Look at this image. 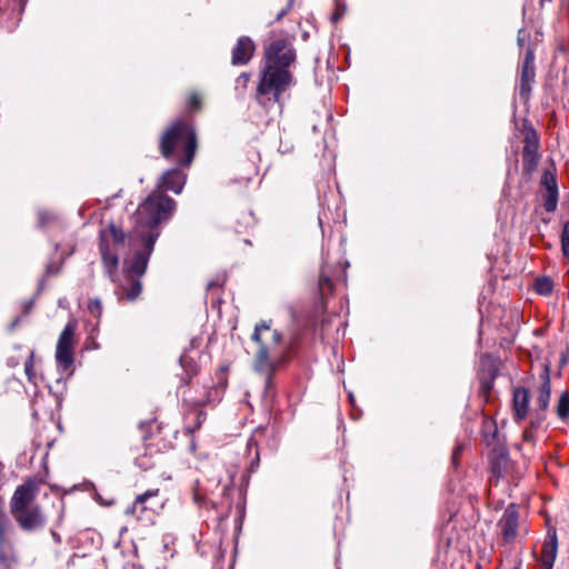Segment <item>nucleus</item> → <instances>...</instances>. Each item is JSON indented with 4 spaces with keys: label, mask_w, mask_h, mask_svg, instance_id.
<instances>
[{
    "label": "nucleus",
    "mask_w": 569,
    "mask_h": 569,
    "mask_svg": "<svg viewBox=\"0 0 569 569\" xmlns=\"http://www.w3.org/2000/svg\"><path fill=\"white\" fill-rule=\"evenodd\" d=\"M525 140L527 142V144L523 148L525 159L528 163H531L533 161V156H531L530 153V131L526 133Z\"/></svg>",
    "instance_id": "obj_27"
},
{
    "label": "nucleus",
    "mask_w": 569,
    "mask_h": 569,
    "mask_svg": "<svg viewBox=\"0 0 569 569\" xmlns=\"http://www.w3.org/2000/svg\"><path fill=\"white\" fill-rule=\"evenodd\" d=\"M254 52V44L248 37L239 38L236 47L232 49V64L247 63Z\"/></svg>",
    "instance_id": "obj_13"
},
{
    "label": "nucleus",
    "mask_w": 569,
    "mask_h": 569,
    "mask_svg": "<svg viewBox=\"0 0 569 569\" xmlns=\"http://www.w3.org/2000/svg\"><path fill=\"white\" fill-rule=\"evenodd\" d=\"M323 281L329 282V279H327V278H321V279H320V283H322Z\"/></svg>",
    "instance_id": "obj_35"
},
{
    "label": "nucleus",
    "mask_w": 569,
    "mask_h": 569,
    "mask_svg": "<svg viewBox=\"0 0 569 569\" xmlns=\"http://www.w3.org/2000/svg\"><path fill=\"white\" fill-rule=\"evenodd\" d=\"M557 416L560 420L566 421L569 418V393L562 392L557 405Z\"/></svg>",
    "instance_id": "obj_21"
},
{
    "label": "nucleus",
    "mask_w": 569,
    "mask_h": 569,
    "mask_svg": "<svg viewBox=\"0 0 569 569\" xmlns=\"http://www.w3.org/2000/svg\"><path fill=\"white\" fill-rule=\"evenodd\" d=\"M33 361H34V352L31 351L26 363H24V372L29 380V382L37 385V375L33 369Z\"/></svg>",
    "instance_id": "obj_25"
},
{
    "label": "nucleus",
    "mask_w": 569,
    "mask_h": 569,
    "mask_svg": "<svg viewBox=\"0 0 569 569\" xmlns=\"http://www.w3.org/2000/svg\"><path fill=\"white\" fill-rule=\"evenodd\" d=\"M77 325L70 321L61 331L57 347H56V361L63 369H68L73 363V348H74V332Z\"/></svg>",
    "instance_id": "obj_8"
},
{
    "label": "nucleus",
    "mask_w": 569,
    "mask_h": 569,
    "mask_svg": "<svg viewBox=\"0 0 569 569\" xmlns=\"http://www.w3.org/2000/svg\"><path fill=\"white\" fill-rule=\"evenodd\" d=\"M518 515L513 507H509L505 510L501 519L498 522V527L502 537L510 541L517 535Z\"/></svg>",
    "instance_id": "obj_12"
},
{
    "label": "nucleus",
    "mask_w": 569,
    "mask_h": 569,
    "mask_svg": "<svg viewBox=\"0 0 569 569\" xmlns=\"http://www.w3.org/2000/svg\"><path fill=\"white\" fill-rule=\"evenodd\" d=\"M241 79L243 80V83H246V82L248 81L249 77H248V74L243 73V74H241V76L239 77V79H238V80L240 81Z\"/></svg>",
    "instance_id": "obj_33"
},
{
    "label": "nucleus",
    "mask_w": 569,
    "mask_h": 569,
    "mask_svg": "<svg viewBox=\"0 0 569 569\" xmlns=\"http://www.w3.org/2000/svg\"><path fill=\"white\" fill-rule=\"evenodd\" d=\"M89 311L97 318L101 316L102 307L99 300H93L89 305Z\"/></svg>",
    "instance_id": "obj_28"
},
{
    "label": "nucleus",
    "mask_w": 569,
    "mask_h": 569,
    "mask_svg": "<svg viewBox=\"0 0 569 569\" xmlns=\"http://www.w3.org/2000/svg\"><path fill=\"white\" fill-rule=\"evenodd\" d=\"M158 492H159L158 489H153V490H148L142 495H139L136 498L133 505L127 509V513L133 515L138 505H143L149 498L156 497L158 495Z\"/></svg>",
    "instance_id": "obj_24"
},
{
    "label": "nucleus",
    "mask_w": 569,
    "mask_h": 569,
    "mask_svg": "<svg viewBox=\"0 0 569 569\" xmlns=\"http://www.w3.org/2000/svg\"><path fill=\"white\" fill-rule=\"evenodd\" d=\"M8 520L7 517L0 518V559L3 558L6 548L9 546L7 540Z\"/></svg>",
    "instance_id": "obj_23"
},
{
    "label": "nucleus",
    "mask_w": 569,
    "mask_h": 569,
    "mask_svg": "<svg viewBox=\"0 0 569 569\" xmlns=\"http://www.w3.org/2000/svg\"><path fill=\"white\" fill-rule=\"evenodd\" d=\"M540 377L542 379V383L539 389L538 406H539L540 410L545 411V410H547V408L549 406L550 396H551L549 365L543 366V371L540 375Z\"/></svg>",
    "instance_id": "obj_15"
},
{
    "label": "nucleus",
    "mask_w": 569,
    "mask_h": 569,
    "mask_svg": "<svg viewBox=\"0 0 569 569\" xmlns=\"http://www.w3.org/2000/svg\"><path fill=\"white\" fill-rule=\"evenodd\" d=\"M540 1H541V3L543 2V0H540Z\"/></svg>",
    "instance_id": "obj_37"
},
{
    "label": "nucleus",
    "mask_w": 569,
    "mask_h": 569,
    "mask_svg": "<svg viewBox=\"0 0 569 569\" xmlns=\"http://www.w3.org/2000/svg\"><path fill=\"white\" fill-rule=\"evenodd\" d=\"M160 148L164 158H176L188 167L197 149L196 133L188 122L177 121L163 133Z\"/></svg>",
    "instance_id": "obj_2"
},
{
    "label": "nucleus",
    "mask_w": 569,
    "mask_h": 569,
    "mask_svg": "<svg viewBox=\"0 0 569 569\" xmlns=\"http://www.w3.org/2000/svg\"><path fill=\"white\" fill-rule=\"evenodd\" d=\"M128 278L130 280L129 288H127L124 286H121L120 287V291L118 292V295H119L120 299L126 298L128 301H133L140 295V292L142 290V286H141V282L139 280L131 279V277H128Z\"/></svg>",
    "instance_id": "obj_18"
},
{
    "label": "nucleus",
    "mask_w": 569,
    "mask_h": 569,
    "mask_svg": "<svg viewBox=\"0 0 569 569\" xmlns=\"http://www.w3.org/2000/svg\"><path fill=\"white\" fill-rule=\"evenodd\" d=\"M148 256L139 252L136 254L133 261L127 270L128 277L131 274L142 276L147 269Z\"/></svg>",
    "instance_id": "obj_19"
},
{
    "label": "nucleus",
    "mask_w": 569,
    "mask_h": 569,
    "mask_svg": "<svg viewBox=\"0 0 569 569\" xmlns=\"http://www.w3.org/2000/svg\"><path fill=\"white\" fill-rule=\"evenodd\" d=\"M296 59L295 50L286 39L273 40L264 51L266 66L287 69Z\"/></svg>",
    "instance_id": "obj_7"
},
{
    "label": "nucleus",
    "mask_w": 569,
    "mask_h": 569,
    "mask_svg": "<svg viewBox=\"0 0 569 569\" xmlns=\"http://www.w3.org/2000/svg\"><path fill=\"white\" fill-rule=\"evenodd\" d=\"M293 78L288 69L264 66L260 72L257 92L259 96H271L274 102L291 84Z\"/></svg>",
    "instance_id": "obj_4"
},
{
    "label": "nucleus",
    "mask_w": 569,
    "mask_h": 569,
    "mask_svg": "<svg viewBox=\"0 0 569 569\" xmlns=\"http://www.w3.org/2000/svg\"><path fill=\"white\" fill-rule=\"evenodd\" d=\"M252 340L258 345L256 352V370L267 373L266 385L269 387L270 376L281 363L283 350L281 348V337L268 325L261 322L256 326Z\"/></svg>",
    "instance_id": "obj_1"
},
{
    "label": "nucleus",
    "mask_w": 569,
    "mask_h": 569,
    "mask_svg": "<svg viewBox=\"0 0 569 569\" xmlns=\"http://www.w3.org/2000/svg\"><path fill=\"white\" fill-rule=\"evenodd\" d=\"M555 287V282L550 277H536V295L549 296Z\"/></svg>",
    "instance_id": "obj_20"
},
{
    "label": "nucleus",
    "mask_w": 569,
    "mask_h": 569,
    "mask_svg": "<svg viewBox=\"0 0 569 569\" xmlns=\"http://www.w3.org/2000/svg\"><path fill=\"white\" fill-rule=\"evenodd\" d=\"M17 523L26 531H34L44 526L46 518L39 506L11 511Z\"/></svg>",
    "instance_id": "obj_11"
},
{
    "label": "nucleus",
    "mask_w": 569,
    "mask_h": 569,
    "mask_svg": "<svg viewBox=\"0 0 569 569\" xmlns=\"http://www.w3.org/2000/svg\"><path fill=\"white\" fill-rule=\"evenodd\" d=\"M522 122H523V129L525 130L529 129L530 121L527 118H523Z\"/></svg>",
    "instance_id": "obj_32"
},
{
    "label": "nucleus",
    "mask_w": 569,
    "mask_h": 569,
    "mask_svg": "<svg viewBox=\"0 0 569 569\" xmlns=\"http://www.w3.org/2000/svg\"><path fill=\"white\" fill-rule=\"evenodd\" d=\"M539 194L542 207L547 212H555L558 206L559 189L557 169L551 162L546 167L539 179Z\"/></svg>",
    "instance_id": "obj_6"
},
{
    "label": "nucleus",
    "mask_w": 569,
    "mask_h": 569,
    "mask_svg": "<svg viewBox=\"0 0 569 569\" xmlns=\"http://www.w3.org/2000/svg\"><path fill=\"white\" fill-rule=\"evenodd\" d=\"M339 17H340V16H339V13H336V14H333L332 19H333V20H338V19H339Z\"/></svg>",
    "instance_id": "obj_34"
},
{
    "label": "nucleus",
    "mask_w": 569,
    "mask_h": 569,
    "mask_svg": "<svg viewBox=\"0 0 569 569\" xmlns=\"http://www.w3.org/2000/svg\"><path fill=\"white\" fill-rule=\"evenodd\" d=\"M180 363L183 368H190V373L192 375L196 371V366L190 358L186 355L181 356Z\"/></svg>",
    "instance_id": "obj_29"
},
{
    "label": "nucleus",
    "mask_w": 569,
    "mask_h": 569,
    "mask_svg": "<svg viewBox=\"0 0 569 569\" xmlns=\"http://www.w3.org/2000/svg\"><path fill=\"white\" fill-rule=\"evenodd\" d=\"M529 399V391L527 389L517 388L513 391V409L517 418L522 419L527 416Z\"/></svg>",
    "instance_id": "obj_16"
},
{
    "label": "nucleus",
    "mask_w": 569,
    "mask_h": 569,
    "mask_svg": "<svg viewBox=\"0 0 569 569\" xmlns=\"http://www.w3.org/2000/svg\"><path fill=\"white\" fill-rule=\"evenodd\" d=\"M142 241L146 243L149 251L152 250L153 243L156 241L157 234L153 233H140Z\"/></svg>",
    "instance_id": "obj_26"
},
{
    "label": "nucleus",
    "mask_w": 569,
    "mask_h": 569,
    "mask_svg": "<svg viewBox=\"0 0 569 569\" xmlns=\"http://www.w3.org/2000/svg\"><path fill=\"white\" fill-rule=\"evenodd\" d=\"M530 58H531V51L528 50L527 58L525 61V66L522 69V77H521V87H520V99L525 104L529 101L530 98Z\"/></svg>",
    "instance_id": "obj_17"
},
{
    "label": "nucleus",
    "mask_w": 569,
    "mask_h": 569,
    "mask_svg": "<svg viewBox=\"0 0 569 569\" xmlns=\"http://www.w3.org/2000/svg\"><path fill=\"white\" fill-rule=\"evenodd\" d=\"M124 233L113 223L100 230V252L106 271L110 277L118 267V248L123 244Z\"/></svg>",
    "instance_id": "obj_5"
},
{
    "label": "nucleus",
    "mask_w": 569,
    "mask_h": 569,
    "mask_svg": "<svg viewBox=\"0 0 569 569\" xmlns=\"http://www.w3.org/2000/svg\"><path fill=\"white\" fill-rule=\"evenodd\" d=\"M173 201L161 193H151L137 209L134 221L137 227L150 228L160 223L173 210Z\"/></svg>",
    "instance_id": "obj_3"
},
{
    "label": "nucleus",
    "mask_w": 569,
    "mask_h": 569,
    "mask_svg": "<svg viewBox=\"0 0 569 569\" xmlns=\"http://www.w3.org/2000/svg\"><path fill=\"white\" fill-rule=\"evenodd\" d=\"M38 491V482L31 479L19 486L10 501L11 511L36 507L37 505L34 503V500Z\"/></svg>",
    "instance_id": "obj_10"
},
{
    "label": "nucleus",
    "mask_w": 569,
    "mask_h": 569,
    "mask_svg": "<svg viewBox=\"0 0 569 569\" xmlns=\"http://www.w3.org/2000/svg\"><path fill=\"white\" fill-rule=\"evenodd\" d=\"M535 144H536V148H537L538 147V141L537 140L535 141Z\"/></svg>",
    "instance_id": "obj_36"
},
{
    "label": "nucleus",
    "mask_w": 569,
    "mask_h": 569,
    "mask_svg": "<svg viewBox=\"0 0 569 569\" xmlns=\"http://www.w3.org/2000/svg\"><path fill=\"white\" fill-rule=\"evenodd\" d=\"M523 40H525L523 32L519 31V34H518V43H519V46H522Z\"/></svg>",
    "instance_id": "obj_31"
},
{
    "label": "nucleus",
    "mask_w": 569,
    "mask_h": 569,
    "mask_svg": "<svg viewBox=\"0 0 569 569\" xmlns=\"http://www.w3.org/2000/svg\"><path fill=\"white\" fill-rule=\"evenodd\" d=\"M189 104L191 108L197 109L200 104V99L197 94H191L189 98Z\"/></svg>",
    "instance_id": "obj_30"
},
{
    "label": "nucleus",
    "mask_w": 569,
    "mask_h": 569,
    "mask_svg": "<svg viewBox=\"0 0 569 569\" xmlns=\"http://www.w3.org/2000/svg\"><path fill=\"white\" fill-rule=\"evenodd\" d=\"M540 1H541V3L543 2V0H540Z\"/></svg>",
    "instance_id": "obj_38"
},
{
    "label": "nucleus",
    "mask_w": 569,
    "mask_h": 569,
    "mask_svg": "<svg viewBox=\"0 0 569 569\" xmlns=\"http://www.w3.org/2000/svg\"><path fill=\"white\" fill-rule=\"evenodd\" d=\"M547 535L541 548V556L536 555V563L540 561L541 569H552L557 552L558 537L556 527L550 525V517L546 515Z\"/></svg>",
    "instance_id": "obj_9"
},
{
    "label": "nucleus",
    "mask_w": 569,
    "mask_h": 569,
    "mask_svg": "<svg viewBox=\"0 0 569 569\" xmlns=\"http://www.w3.org/2000/svg\"><path fill=\"white\" fill-rule=\"evenodd\" d=\"M560 242L562 256L569 261V220L562 226Z\"/></svg>",
    "instance_id": "obj_22"
},
{
    "label": "nucleus",
    "mask_w": 569,
    "mask_h": 569,
    "mask_svg": "<svg viewBox=\"0 0 569 569\" xmlns=\"http://www.w3.org/2000/svg\"><path fill=\"white\" fill-rule=\"evenodd\" d=\"M184 184V176L176 169L168 170L159 182L160 188H164L166 190H171L176 193L181 192Z\"/></svg>",
    "instance_id": "obj_14"
}]
</instances>
